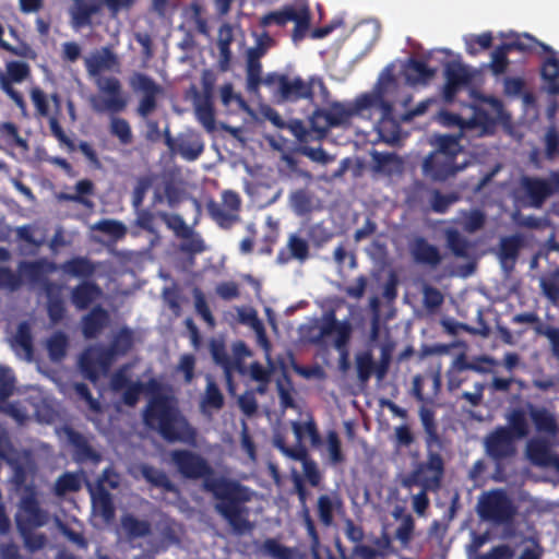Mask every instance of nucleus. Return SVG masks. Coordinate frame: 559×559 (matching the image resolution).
<instances>
[{
    "label": "nucleus",
    "mask_w": 559,
    "mask_h": 559,
    "mask_svg": "<svg viewBox=\"0 0 559 559\" xmlns=\"http://www.w3.org/2000/svg\"><path fill=\"white\" fill-rule=\"evenodd\" d=\"M169 456L171 464L185 479H202L203 490L211 493L216 501L215 512L226 521L234 534L242 536L254 530V523L250 521V509L247 507L254 496L250 487L225 476L215 477L212 465L194 451L176 449Z\"/></svg>",
    "instance_id": "nucleus-1"
},
{
    "label": "nucleus",
    "mask_w": 559,
    "mask_h": 559,
    "mask_svg": "<svg viewBox=\"0 0 559 559\" xmlns=\"http://www.w3.org/2000/svg\"><path fill=\"white\" fill-rule=\"evenodd\" d=\"M84 66L88 76L94 81L97 90L107 97L94 96L91 98V107L95 112L103 114L110 111L121 112L127 107V99L123 96L122 84L116 76H104V71H120V59L110 46L102 47L100 50L85 58Z\"/></svg>",
    "instance_id": "nucleus-2"
},
{
    "label": "nucleus",
    "mask_w": 559,
    "mask_h": 559,
    "mask_svg": "<svg viewBox=\"0 0 559 559\" xmlns=\"http://www.w3.org/2000/svg\"><path fill=\"white\" fill-rule=\"evenodd\" d=\"M142 417L144 426L158 432L167 442L194 444L197 441L195 428L190 425L169 395L162 393L153 395Z\"/></svg>",
    "instance_id": "nucleus-3"
},
{
    "label": "nucleus",
    "mask_w": 559,
    "mask_h": 559,
    "mask_svg": "<svg viewBox=\"0 0 559 559\" xmlns=\"http://www.w3.org/2000/svg\"><path fill=\"white\" fill-rule=\"evenodd\" d=\"M396 88V80L392 68L386 67L380 74L372 92H370V108L380 111V118L377 123L379 135L385 142H395L401 135V118L394 116V108L391 100L386 98L388 94Z\"/></svg>",
    "instance_id": "nucleus-4"
},
{
    "label": "nucleus",
    "mask_w": 559,
    "mask_h": 559,
    "mask_svg": "<svg viewBox=\"0 0 559 559\" xmlns=\"http://www.w3.org/2000/svg\"><path fill=\"white\" fill-rule=\"evenodd\" d=\"M265 86L282 102L312 100L316 87H319L322 98L326 99L330 96L324 81L318 75L305 81L300 76L290 78L287 74L272 72L265 76Z\"/></svg>",
    "instance_id": "nucleus-5"
},
{
    "label": "nucleus",
    "mask_w": 559,
    "mask_h": 559,
    "mask_svg": "<svg viewBox=\"0 0 559 559\" xmlns=\"http://www.w3.org/2000/svg\"><path fill=\"white\" fill-rule=\"evenodd\" d=\"M444 475V461L441 454L435 450H427L426 461L418 462L412 472L401 481L403 488L412 489L419 486L425 490L436 492L441 488Z\"/></svg>",
    "instance_id": "nucleus-6"
},
{
    "label": "nucleus",
    "mask_w": 559,
    "mask_h": 559,
    "mask_svg": "<svg viewBox=\"0 0 559 559\" xmlns=\"http://www.w3.org/2000/svg\"><path fill=\"white\" fill-rule=\"evenodd\" d=\"M477 513L485 521L507 524L513 520L516 509L503 490L493 489L479 497Z\"/></svg>",
    "instance_id": "nucleus-7"
},
{
    "label": "nucleus",
    "mask_w": 559,
    "mask_h": 559,
    "mask_svg": "<svg viewBox=\"0 0 559 559\" xmlns=\"http://www.w3.org/2000/svg\"><path fill=\"white\" fill-rule=\"evenodd\" d=\"M49 521V514L41 509L33 485L25 486L15 514L17 530L39 528Z\"/></svg>",
    "instance_id": "nucleus-8"
},
{
    "label": "nucleus",
    "mask_w": 559,
    "mask_h": 559,
    "mask_svg": "<svg viewBox=\"0 0 559 559\" xmlns=\"http://www.w3.org/2000/svg\"><path fill=\"white\" fill-rule=\"evenodd\" d=\"M206 210L221 228L229 229L240 221L241 199L237 192L226 190L222 193V202L210 200Z\"/></svg>",
    "instance_id": "nucleus-9"
},
{
    "label": "nucleus",
    "mask_w": 559,
    "mask_h": 559,
    "mask_svg": "<svg viewBox=\"0 0 559 559\" xmlns=\"http://www.w3.org/2000/svg\"><path fill=\"white\" fill-rule=\"evenodd\" d=\"M273 445L285 456L301 462L304 475L311 487H319L322 481V473L314 460L309 457L304 445L289 447L284 435L277 432L273 437Z\"/></svg>",
    "instance_id": "nucleus-10"
},
{
    "label": "nucleus",
    "mask_w": 559,
    "mask_h": 559,
    "mask_svg": "<svg viewBox=\"0 0 559 559\" xmlns=\"http://www.w3.org/2000/svg\"><path fill=\"white\" fill-rule=\"evenodd\" d=\"M129 85L134 93H141L136 112L145 118L157 107V96L163 93V87L153 78L142 72H134L129 78Z\"/></svg>",
    "instance_id": "nucleus-11"
},
{
    "label": "nucleus",
    "mask_w": 559,
    "mask_h": 559,
    "mask_svg": "<svg viewBox=\"0 0 559 559\" xmlns=\"http://www.w3.org/2000/svg\"><path fill=\"white\" fill-rule=\"evenodd\" d=\"M516 439L513 438L507 427L498 426L484 439L486 454L496 463L507 461L516 454Z\"/></svg>",
    "instance_id": "nucleus-12"
},
{
    "label": "nucleus",
    "mask_w": 559,
    "mask_h": 559,
    "mask_svg": "<svg viewBox=\"0 0 559 559\" xmlns=\"http://www.w3.org/2000/svg\"><path fill=\"white\" fill-rule=\"evenodd\" d=\"M466 164H457L455 159L431 152L421 164L423 175L435 182H442L463 170Z\"/></svg>",
    "instance_id": "nucleus-13"
},
{
    "label": "nucleus",
    "mask_w": 559,
    "mask_h": 559,
    "mask_svg": "<svg viewBox=\"0 0 559 559\" xmlns=\"http://www.w3.org/2000/svg\"><path fill=\"white\" fill-rule=\"evenodd\" d=\"M550 197L551 191L546 179L531 176H523L521 178L516 200L523 206L542 209Z\"/></svg>",
    "instance_id": "nucleus-14"
},
{
    "label": "nucleus",
    "mask_w": 559,
    "mask_h": 559,
    "mask_svg": "<svg viewBox=\"0 0 559 559\" xmlns=\"http://www.w3.org/2000/svg\"><path fill=\"white\" fill-rule=\"evenodd\" d=\"M370 93L359 95L353 104L348 105L340 102L329 103L328 98H323V102L329 105L326 108L329 123L325 127L335 128L347 123L353 116L360 115L370 108Z\"/></svg>",
    "instance_id": "nucleus-15"
},
{
    "label": "nucleus",
    "mask_w": 559,
    "mask_h": 559,
    "mask_svg": "<svg viewBox=\"0 0 559 559\" xmlns=\"http://www.w3.org/2000/svg\"><path fill=\"white\" fill-rule=\"evenodd\" d=\"M444 78L443 97L449 102L453 100L456 94L472 82V74L460 62H448L444 68Z\"/></svg>",
    "instance_id": "nucleus-16"
},
{
    "label": "nucleus",
    "mask_w": 559,
    "mask_h": 559,
    "mask_svg": "<svg viewBox=\"0 0 559 559\" xmlns=\"http://www.w3.org/2000/svg\"><path fill=\"white\" fill-rule=\"evenodd\" d=\"M293 481H294V491L296 492L299 503L301 506V518L304 522V526L307 531V534L310 538V546L317 556V547L320 546V536L317 531L314 521L310 514V510L307 507V499H308V490L305 486V483L302 478L295 473L293 475Z\"/></svg>",
    "instance_id": "nucleus-17"
},
{
    "label": "nucleus",
    "mask_w": 559,
    "mask_h": 559,
    "mask_svg": "<svg viewBox=\"0 0 559 559\" xmlns=\"http://www.w3.org/2000/svg\"><path fill=\"white\" fill-rule=\"evenodd\" d=\"M110 323V314L102 305L94 306L81 318V331L86 340L96 338Z\"/></svg>",
    "instance_id": "nucleus-18"
},
{
    "label": "nucleus",
    "mask_w": 559,
    "mask_h": 559,
    "mask_svg": "<svg viewBox=\"0 0 559 559\" xmlns=\"http://www.w3.org/2000/svg\"><path fill=\"white\" fill-rule=\"evenodd\" d=\"M64 433L68 442L74 449L75 460L78 462L91 461L94 464H98L102 461L100 453L93 449L84 435L72 427H64Z\"/></svg>",
    "instance_id": "nucleus-19"
},
{
    "label": "nucleus",
    "mask_w": 559,
    "mask_h": 559,
    "mask_svg": "<svg viewBox=\"0 0 559 559\" xmlns=\"http://www.w3.org/2000/svg\"><path fill=\"white\" fill-rule=\"evenodd\" d=\"M155 530L159 536L158 548L162 550L180 544L182 525L169 515L163 514L155 523Z\"/></svg>",
    "instance_id": "nucleus-20"
},
{
    "label": "nucleus",
    "mask_w": 559,
    "mask_h": 559,
    "mask_svg": "<svg viewBox=\"0 0 559 559\" xmlns=\"http://www.w3.org/2000/svg\"><path fill=\"white\" fill-rule=\"evenodd\" d=\"M91 500L93 512L102 516L106 524H109L115 520L116 508L114 499L105 485L96 484L95 489L91 490Z\"/></svg>",
    "instance_id": "nucleus-21"
},
{
    "label": "nucleus",
    "mask_w": 559,
    "mask_h": 559,
    "mask_svg": "<svg viewBox=\"0 0 559 559\" xmlns=\"http://www.w3.org/2000/svg\"><path fill=\"white\" fill-rule=\"evenodd\" d=\"M102 296V288L93 281H82L71 289L70 294L71 302L78 310L88 309Z\"/></svg>",
    "instance_id": "nucleus-22"
},
{
    "label": "nucleus",
    "mask_w": 559,
    "mask_h": 559,
    "mask_svg": "<svg viewBox=\"0 0 559 559\" xmlns=\"http://www.w3.org/2000/svg\"><path fill=\"white\" fill-rule=\"evenodd\" d=\"M526 411L537 432L550 436L557 433L558 423L556 416L548 408L527 402Z\"/></svg>",
    "instance_id": "nucleus-23"
},
{
    "label": "nucleus",
    "mask_w": 559,
    "mask_h": 559,
    "mask_svg": "<svg viewBox=\"0 0 559 559\" xmlns=\"http://www.w3.org/2000/svg\"><path fill=\"white\" fill-rule=\"evenodd\" d=\"M344 503L338 492L323 493L317 500V515L320 523L330 527L334 523V514L343 509Z\"/></svg>",
    "instance_id": "nucleus-24"
},
{
    "label": "nucleus",
    "mask_w": 559,
    "mask_h": 559,
    "mask_svg": "<svg viewBox=\"0 0 559 559\" xmlns=\"http://www.w3.org/2000/svg\"><path fill=\"white\" fill-rule=\"evenodd\" d=\"M411 254L415 262L419 264L429 265L431 267L438 266L442 261V255L435 245L428 242L424 237H416L411 243Z\"/></svg>",
    "instance_id": "nucleus-25"
},
{
    "label": "nucleus",
    "mask_w": 559,
    "mask_h": 559,
    "mask_svg": "<svg viewBox=\"0 0 559 559\" xmlns=\"http://www.w3.org/2000/svg\"><path fill=\"white\" fill-rule=\"evenodd\" d=\"M419 418L425 431V445L426 450H435V448H442V439L439 433L436 414L431 408L421 407L419 409Z\"/></svg>",
    "instance_id": "nucleus-26"
},
{
    "label": "nucleus",
    "mask_w": 559,
    "mask_h": 559,
    "mask_svg": "<svg viewBox=\"0 0 559 559\" xmlns=\"http://www.w3.org/2000/svg\"><path fill=\"white\" fill-rule=\"evenodd\" d=\"M14 389L15 378L12 370L8 367L0 366V413L15 416V406L8 403V399L13 394Z\"/></svg>",
    "instance_id": "nucleus-27"
},
{
    "label": "nucleus",
    "mask_w": 559,
    "mask_h": 559,
    "mask_svg": "<svg viewBox=\"0 0 559 559\" xmlns=\"http://www.w3.org/2000/svg\"><path fill=\"white\" fill-rule=\"evenodd\" d=\"M527 456L531 462L538 466H550L557 463L548 442L544 439H533L526 447Z\"/></svg>",
    "instance_id": "nucleus-28"
},
{
    "label": "nucleus",
    "mask_w": 559,
    "mask_h": 559,
    "mask_svg": "<svg viewBox=\"0 0 559 559\" xmlns=\"http://www.w3.org/2000/svg\"><path fill=\"white\" fill-rule=\"evenodd\" d=\"M436 74V69L428 67L427 62L416 58H409L404 66L406 81L412 84L427 83Z\"/></svg>",
    "instance_id": "nucleus-29"
},
{
    "label": "nucleus",
    "mask_w": 559,
    "mask_h": 559,
    "mask_svg": "<svg viewBox=\"0 0 559 559\" xmlns=\"http://www.w3.org/2000/svg\"><path fill=\"white\" fill-rule=\"evenodd\" d=\"M309 257V246H308V242L296 236V235H292L288 239V243H287V250L285 249H282L277 257H276V262L278 264H286L288 263L292 259H296V260H299V261H305L307 260Z\"/></svg>",
    "instance_id": "nucleus-30"
},
{
    "label": "nucleus",
    "mask_w": 559,
    "mask_h": 559,
    "mask_svg": "<svg viewBox=\"0 0 559 559\" xmlns=\"http://www.w3.org/2000/svg\"><path fill=\"white\" fill-rule=\"evenodd\" d=\"M56 265L45 259H39L31 262H21L20 271L34 284L49 283L46 275L55 271Z\"/></svg>",
    "instance_id": "nucleus-31"
},
{
    "label": "nucleus",
    "mask_w": 559,
    "mask_h": 559,
    "mask_svg": "<svg viewBox=\"0 0 559 559\" xmlns=\"http://www.w3.org/2000/svg\"><path fill=\"white\" fill-rule=\"evenodd\" d=\"M522 247V238L519 235L502 237L499 242L498 258L506 270L508 264L513 267Z\"/></svg>",
    "instance_id": "nucleus-32"
},
{
    "label": "nucleus",
    "mask_w": 559,
    "mask_h": 559,
    "mask_svg": "<svg viewBox=\"0 0 559 559\" xmlns=\"http://www.w3.org/2000/svg\"><path fill=\"white\" fill-rule=\"evenodd\" d=\"M12 348L14 352L20 355L23 354V357L31 361L34 356V345H33V335L31 325L28 322L23 321L17 325L16 333L12 341Z\"/></svg>",
    "instance_id": "nucleus-33"
},
{
    "label": "nucleus",
    "mask_w": 559,
    "mask_h": 559,
    "mask_svg": "<svg viewBox=\"0 0 559 559\" xmlns=\"http://www.w3.org/2000/svg\"><path fill=\"white\" fill-rule=\"evenodd\" d=\"M333 324V321L326 322V314H324L321 324L319 321H313L309 324L301 325L300 335L304 341L310 344L321 345L323 340L332 334Z\"/></svg>",
    "instance_id": "nucleus-34"
},
{
    "label": "nucleus",
    "mask_w": 559,
    "mask_h": 559,
    "mask_svg": "<svg viewBox=\"0 0 559 559\" xmlns=\"http://www.w3.org/2000/svg\"><path fill=\"white\" fill-rule=\"evenodd\" d=\"M181 201V190L173 179H166L154 188L153 204L167 202L169 207H175Z\"/></svg>",
    "instance_id": "nucleus-35"
},
{
    "label": "nucleus",
    "mask_w": 559,
    "mask_h": 559,
    "mask_svg": "<svg viewBox=\"0 0 559 559\" xmlns=\"http://www.w3.org/2000/svg\"><path fill=\"white\" fill-rule=\"evenodd\" d=\"M540 67V76L547 84L548 93L551 95H559V60L555 56V51L549 52Z\"/></svg>",
    "instance_id": "nucleus-36"
},
{
    "label": "nucleus",
    "mask_w": 559,
    "mask_h": 559,
    "mask_svg": "<svg viewBox=\"0 0 559 559\" xmlns=\"http://www.w3.org/2000/svg\"><path fill=\"white\" fill-rule=\"evenodd\" d=\"M61 271L73 277L90 278L96 271L95 264L85 257H74L60 265Z\"/></svg>",
    "instance_id": "nucleus-37"
},
{
    "label": "nucleus",
    "mask_w": 559,
    "mask_h": 559,
    "mask_svg": "<svg viewBox=\"0 0 559 559\" xmlns=\"http://www.w3.org/2000/svg\"><path fill=\"white\" fill-rule=\"evenodd\" d=\"M48 98L52 102L53 105V112L51 114V117H49L50 132L61 144H64L70 150H73V141L66 134L59 121V116L61 115V97L58 93H52Z\"/></svg>",
    "instance_id": "nucleus-38"
},
{
    "label": "nucleus",
    "mask_w": 559,
    "mask_h": 559,
    "mask_svg": "<svg viewBox=\"0 0 559 559\" xmlns=\"http://www.w3.org/2000/svg\"><path fill=\"white\" fill-rule=\"evenodd\" d=\"M526 407L525 408H513L507 415L508 426L510 435L516 440H522L530 435V426L526 419Z\"/></svg>",
    "instance_id": "nucleus-39"
},
{
    "label": "nucleus",
    "mask_w": 559,
    "mask_h": 559,
    "mask_svg": "<svg viewBox=\"0 0 559 559\" xmlns=\"http://www.w3.org/2000/svg\"><path fill=\"white\" fill-rule=\"evenodd\" d=\"M355 367L359 383L367 384L372 376L377 378V366L370 349L356 353Z\"/></svg>",
    "instance_id": "nucleus-40"
},
{
    "label": "nucleus",
    "mask_w": 559,
    "mask_h": 559,
    "mask_svg": "<svg viewBox=\"0 0 559 559\" xmlns=\"http://www.w3.org/2000/svg\"><path fill=\"white\" fill-rule=\"evenodd\" d=\"M121 526L130 539L144 538L152 533V525L146 520H140L132 514L121 518Z\"/></svg>",
    "instance_id": "nucleus-41"
},
{
    "label": "nucleus",
    "mask_w": 559,
    "mask_h": 559,
    "mask_svg": "<svg viewBox=\"0 0 559 559\" xmlns=\"http://www.w3.org/2000/svg\"><path fill=\"white\" fill-rule=\"evenodd\" d=\"M141 474L143 478L156 488L163 489L165 492H176V485L169 479L167 474L151 465H142Z\"/></svg>",
    "instance_id": "nucleus-42"
},
{
    "label": "nucleus",
    "mask_w": 559,
    "mask_h": 559,
    "mask_svg": "<svg viewBox=\"0 0 559 559\" xmlns=\"http://www.w3.org/2000/svg\"><path fill=\"white\" fill-rule=\"evenodd\" d=\"M224 395L216 384V382L210 377H206V386L204 395L202 396L200 406L203 413L209 409L218 411L224 406Z\"/></svg>",
    "instance_id": "nucleus-43"
},
{
    "label": "nucleus",
    "mask_w": 559,
    "mask_h": 559,
    "mask_svg": "<svg viewBox=\"0 0 559 559\" xmlns=\"http://www.w3.org/2000/svg\"><path fill=\"white\" fill-rule=\"evenodd\" d=\"M292 429L294 431L297 444L302 445V440L306 436L309 437L310 442L313 447H318L321 444V436L319 433L317 424L313 419H310L306 423H299L296 420L290 421Z\"/></svg>",
    "instance_id": "nucleus-44"
},
{
    "label": "nucleus",
    "mask_w": 559,
    "mask_h": 559,
    "mask_svg": "<svg viewBox=\"0 0 559 559\" xmlns=\"http://www.w3.org/2000/svg\"><path fill=\"white\" fill-rule=\"evenodd\" d=\"M69 340L64 332L57 331L48 340L46 348L51 361L60 362L67 356Z\"/></svg>",
    "instance_id": "nucleus-45"
},
{
    "label": "nucleus",
    "mask_w": 559,
    "mask_h": 559,
    "mask_svg": "<svg viewBox=\"0 0 559 559\" xmlns=\"http://www.w3.org/2000/svg\"><path fill=\"white\" fill-rule=\"evenodd\" d=\"M75 193H62L61 199L70 202H75L84 206H92L93 203L86 195L94 193V183L90 179H82L75 183Z\"/></svg>",
    "instance_id": "nucleus-46"
},
{
    "label": "nucleus",
    "mask_w": 559,
    "mask_h": 559,
    "mask_svg": "<svg viewBox=\"0 0 559 559\" xmlns=\"http://www.w3.org/2000/svg\"><path fill=\"white\" fill-rule=\"evenodd\" d=\"M293 15L294 19L290 20V22L295 23V27L293 29L292 39L295 44H298L306 37L310 28L311 16L308 8H302L298 11L294 8Z\"/></svg>",
    "instance_id": "nucleus-47"
},
{
    "label": "nucleus",
    "mask_w": 559,
    "mask_h": 559,
    "mask_svg": "<svg viewBox=\"0 0 559 559\" xmlns=\"http://www.w3.org/2000/svg\"><path fill=\"white\" fill-rule=\"evenodd\" d=\"M75 2V12L73 14L74 24L79 27L91 24L93 14L97 13L99 5L94 0H73Z\"/></svg>",
    "instance_id": "nucleus-48"
},
{
    "label": "nucleus",
    "mask_w": 559,
    "mask_h": 559,
    "mask_svg": "<svg viewBox=\"0 0 559 559\" xmlns=\"http://www.w3.org/2000/svg\"><path fill=\"white\" fill-rule=\"evenodd\" d=\"M51 288L52 284L47 283L46 285V292L48 295V301H47V314L52 324H58L61 322L67 313V308L64 305V301L60 296H52L51 295Z\"/></svg>",
    "instance_id": "nucleus-49"
},
{
    "label": "nucleus",
    "mask_w": 559,
    "mask_h": 559,
    "mask_svg": "<svg viewBox=\"0 0 559 559\" xmlns=\"http://www.w3.org/2000/svg\"><path fill=\"white\" fill-rule=\"evenodd\" d=\"M447 246L451 252L457 258H468L472 245L461 235L456 229H449L447 231Z\"/></svg>",
    "instance_id": "nucleus-50"
},
{
    "label": "nucleus",
    "mask_w": 559,
    "mask_h": 559,
    "mask_svg": "<svg viewBox=\"0 0 559 559\" xmlns=\"http://www.w3.org/2000/svg\"><path fill=\"white\" fill-rule=\"evenodd\" d=\"M195 115L199 122L210 132L215 130V111L213 100L194 99Z\"/></svg>",
    "instance_id": "nucleus-51"
},
{
    "label": "nucleus",
    "mask_w": 559,
    "mask_h": 559,
    "mask_svg": "<svg viewBox=\"0 0 559 559\" xmlns=\"http://www.w3.org/2000/svg\"><path fill=\"white\" fill-rule=\"evenodd\" d=\"M133 346V332L131 329L123 326L114 336L109 347L117 356L127 355Z\"/></svg>",
    "instance_id": "nucleus-52"
},
{
    "label": "nucleus",
    "mask_w": 559,
    "mask_h": 559,
    "mask_svg": "<svg viewBox=\"0 0 559 559\" xmlns=\"http://www.w3.org/2000/svg\"><path fill=\"white\" fill-rule=\"evenodd\" d=\"M506 46L510 51L516 50V51H530L533 49L535 45H538L543 48L545 52H552V48L538 39H536L534 36L530 34H523V35H516L514 39H512L509 43H504Z\"/></svg>",
    "instance_id": "nucleus-53"
},
{
    "label": "nucleus",
    "mask_w": 559,
    "mask_h": 559,
    "mask_svg": "<svg viewBox=\"0 0 559 559\" xmlns=\"http://www.w3.org/2000/svg\"><path fill=\"white\" fill-rule=\"evenodd\" d=\"M156 216L160 218L166 226L176 234V236L181 238L190 237L191 230L179 214H169L167 212L159 211L156 213Z\"/></svg>",
    "instance_id": "nucleus-54"
},
{
    "label": "nucleus",
    "mask_w": 559,
    "mask_h": 559,
    "mask_svg": "<svg viewBox=\"0 0 559 559\" xmlns=\"http://www.w3.org/2000/svg\"><path fill=\"white\" fill-rule=\"evenodd\" d=\"M109 132L119 140L121 145H130L133 142V134L130 123L119 117H112L110 120Z\"/></svg>",
    "instance_id": "nucleus-55"
},
{
    "label": "nucleus",
    "mask_w": 559,
    "mask_h": 559,
    "mask_svg": "<svg viewBox=\"0 0 559 559\" xmlns=\"http://www.w3.org/2000/svg\"><path fill=\"white\" fill-rule=\"evenodd\" d=\"M435 144L437 148L433 152H440L441 155L453 158L455 160L457 155L463 151L457 138L453 135H439L436 139Z\"/></svg>",
    "instance_id": "nucleus-56"
},
{
    "label": "nucleus",
    "mask_w": 559,
    "mask_h": 559,
    "mask_svg": "<svg viewBox=\"0 0 559 559\" xmlns=\"http://www.w3.org/2000/svg\"><path fill=\"white\" fill-rule=\"evenodd\" d=\"M460 197L456 192L443 194L438 189L431 190L430 207L435 213L443 214L449 207L456 203Z\"/></svg>",
    "instance_id": "nucleus-57"
},
{
    "label": "nucleus",
    "mask_w": 559,
    "mask_h": 559,
    "mask_svg": "<svg viewBox=\"0 0 559 559\" xmlns=\"http://www.w3.org/2000/svg\"><path fill=\"white\" fill-rule=\"evenodd\" d=\"M81 489V478L70 472L60 475L55 483V493L57 496H64L68 492H76Z\"/></svg>",
    "instance_id": "nucleus-58"
},
{
    "label": "nucleus",
    "mask_w": 559,
    "mask_h": 559,
    "mask_svg": "<svg viewBox=\"0 0 559 559\" xmlns=\"http://www.w3.org/2000/svg\"><path fill=\"white\" fill-rule=\"evenodd\" d=\"M293 10V5H286L282 10L271 11L260 19V25L262 27H267L273 24L277 26H285L288 22H290V20L294 19Z\"/></svg>",
    "instance_id": "nucleus-59"
},
{
    "label": "nucleus",
    "mask_w": 559,
    "mask_h": 559,
    "mask_svg": "<svg viewBox=\"0 0 559 559\" xmlns=\"http://www.w3.org/2000/svg\"><path fill=\"white\" fill-rule=\"evenodd\" d=\"M333 321L332 334H336L335 347L341 349L346 346L349 341L352 328L347 322H340L333 311L326 313V322Z\"/></svg>",
    "instance_id": "nucleus-60"
},
{
    "label": "nucleus",
    "mask_w": 559,
    "mask_h": 559,
    "mask_svg": "<svg viewBox=\"0 0 559 559\" xmlns=\"http://www.w3.org/2000/svg\"><path fill=\"white\" fill-rule=\"evenodd\" d=\"M290 202L295 212L299 215L310 213L314 207L312 194L305 189H299L293 192L290 195Z\"/></svg>",
    "instance_id": "nucleus-61"
},
{
    "label": "nucleus",
    "mask_w": 559,
    "mask_h": 559,
    "mask_svg": "<svg viewBox=\"0 0 559 559\" xmlns=\"http://www.w3.org/2000/svg\"><path fill=\"white\" fill-rule=\"evenodd\" d=\"M29 96L35 108V116L37 118H47L49 120L51 115L47 94L39 87H33Z\"/></svg>",
    "instance_id": "nucleus-62"
},
{
    "label": "nucleus",
    "mask_w": 559,
    "mask_h": 559,
    "mask_svg": "<svg viewBox=\"0 0 559 559\" xmlns=\"http://www.w3.org/2000/svg\"><path fill=\"white\" fill-rule=\"evenodd\" d=\"M466 52L469 56H476L479 51L489 49L492 45V34L485 32L479 35H473L465 39Z\"/></svg>",
    "instance_id": "nucleus-63"
},
{
    "label": "nucleus",
    "mask_w": 559,
    "mask_h": 559,
    "mask_svg": "<svg viewBox=\"0 0 559 559\" xmlns=\"http://www.w3.org/2000/svg\"><path fill=\"white\" fill-rule=\"evenodd\" d=\"M263 551L274 559H295L294 550L274 538H267L262 545Z\"/></svg>",
    "instance_id": "nucleus-64"
}]
</instances>
